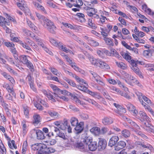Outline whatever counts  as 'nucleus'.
Wrapping results in <instances>:
<instances>
[{"mask_svg":"<svg viewBox=\"0 0 154 154\" xmlns=\"http://www.w3.org/2000/svg\"><path fill=\"white\" fill-rule=\"evenodd\" d=\"M41 147L42 149L46 148L42 150V153H40V152H38V154H51V153L54 152L55 150L54 149L51 147L47 148L45 145H42L41 144L35 143L32 146L31 148L34 150H38L39 147Z\"/></svg>","mask_w":154,"mask_h":154,"instance_id":"1","label":"nucleus"},{"mask_svg":"<svg viewBox=\"0 0 154 154\" xmlns=\"http://www.w3.org/2000/svg\"><path fill=\"white\" fill-rule=\"evenodd\" d=\"M43 26L46 28L50 32L54 33L57 28L54 23L51 20L46 18L43 21Z\"/></svg>","mask_w":154,"mask_h":154,"instance_id":"2","label":"nucleus"},{"mask_svg":"<svg viewBox=\"0 0 154 154\" xmlns=\"http://www.w3.org/2000/svg\"><path fill=\"white\" fill-rule=\"evenodd\" d=\"M76 81L80 84V85H78L77 88L79 90L82 91L86 90L88 87V85L83 79L79 77L78 76L75 75H73Z\"/></svg>","mask_w":154,"mask_h":154,"instance_id":"3","label":"nucleus"},{"mask_svg":"<svg viewBox=\"0 0 154 154\" xmlns=\"http://www.w3.org/2000/svg\"><path fill=\"white\" fill-rule=\"evenodd\" d=\"M60 54L61 56L64 57L67 62L69 63V65H70L72 67L75 71L79 72L82 74H83L84 71L76 66V64L74 62H72V60H70L67 55H65L63 53H61Z\"/></svg>","mask_w":154,"mask_h":154,"instance_id":"4","label":"nucleus"},{"mask_svg":"<svg viewBox=\"0 0 154 154\" xmlns=\"http://www.w3.org/2000/svg\"><path fill=\"white\" fill-rule=\"evenodd\" d=\"M21 4L20 3L17 4V6L24 11L26 15H29L32 20H34V18L30 14V10L28 8L27 5L26 4H22V6H21Z\"/></svg>","mask_w":154,"mask_h":154,"instance_id":"5","label":"nucleus"},{"mask_svg":"<svg viewBox=\"0 0 154 154\" xmlns=\"http://www.w3.org/2000/svg\"><path fill=\"white\" fill-rule=\"evenodd\" d=\"M21 45L23 47L29 50L32 51L30 47L27 45H29L32 47L34 49L36 48L37 47L36 45L34 42L31 40L27 39L26 40V43H21Z\"/></svg>","mask_w":154,"mask_h":154,"instance_id":"6","label":"nucleus"},{"mask_svg":"<svg viewBox=\"0 0 154 154\" xmlns=\"http://www.w3.org/2000/svg\"><path fill=\"white\" fill-rule=\"evenodd\" d=\"M136 117L139 119L142 122H148L149 121L150 119L147 115L146 113L143 111H140L138 113L137 115L135 116Z\"/></svg>","mask_w":154,"mask_h":154,"instance_id":"7","label":"nucleus"},{"mask_svg":"<svg viewBox=\"0 0 154 154\" xmlns=\"http://www.w3.org/2000/svg\"><path fill=\"white\" fill-rule=\"evenodd\" d=\"M21 62L23 64H26L27 66L30 69H32L33 66L30 61L28 60L26 56L22 55L20 57V60H18V62Z\"/></svg>","mask_w":154,"mask_h":154,"instance_id":"8","label":"nucleus"},{"mask_svg":"<svg viewBox=\"0 0 154 154\" xmlns=\"http://www.w3.org/2000/svg\"><path fill=\"white\" fill-rule=\"evenodd\" d=\"M113 105L116 107L115 111L118 115L122 116V114L126 112L125 109L121 106L115 103H113Z\"/></svg>","mask_w":154,"mask_h":154,"instance_id":"9","label":"nucleus"},{"mask_svg":"<svg viewBox=\"0 0 154 154\" xmlns=\"http://www.w3.org/2000/svg\"><path fill=\"white\" fill-rule=\"evenodd\" d=\"M1 74L5 79H7L11 82L12 86H14L15 84V82L14 79L8 73L6 72L2 71L1 72Z\"/></svg>","mask_w":154,"mask_h":154,"instance_id":"10","label":"nucleus"},{"mask_svg":"<svg viewBox=\"0 0 154 154\" xmlns=\"http://www.w3.org/2000/svg\"><path fill=\"white\" fill-rule=\"evenodd\" d=\"M137 61H135L134 62V64L131 63V69L137 74H138L140 77L142 75L141 74V73L139 70V68L137 66Z\"/></svg>","mask_w":154,"mask_h":154,"instance_id":"11","label":"nucleus"},{"mask_svg":"<svg viewBox=\"0 0 154 154\" xmlns=\"http://www.w3.org/2000/svg\"><path fill=\"white\" fill-rule=\"evenodd\" d=\"M33 118V124L36 126L39 125L41 120V118L40 115L37 114H35L34 115Z\"/></svg>","mask_w":154,"mask_h":154,"instance_id":"12","label":"nucleus"},{"mask_svg":"<svg viewBox=\"0 0 154 154\" xmlns=\"http://www.w3.org/2000/svg\"><path fill=\"white\" fill-rule=\"evenodd\" d=\"M75 146L79 148L80 150L82 152L88 151V144H83L81 143H76Z\"/></svg>","mask_w":154,"mask_h":154,"instance_id":"13","label":"nucleus"},{"mask_svg":"<svg viewBox=\"0 0 154 154\" xmlns=\"http://www.w3.org/2000/svg\"><path fill=\"white\" fill-rule=\"evenodd\" d=\"M3 57L11 65L15 66H16L18 67L19 66V62L17 61V60H16L15 62L14 61L13 59L10 57L7 56L5 54H3Z\"/></svg>","mask_w":154,"mask_h":154,"instance_id":"14","label":"nucleus"},{"mask_svg":"<svg viewBox=\"0 0 154 154\" xmlns=\"http://www.w3.org/2000/svg\"><path fill=\"white\" fill-rule=\"evenodd\" d=\"M84 38L87 41L88 44L92 46L96 47L99 45V44L98 42L93 40L91 38H89L87 36H85L84 37Z\"/></svg>","mask_w":154,"mask_h":154,"instance_id":"15","label":"nucleus"},{"mask_svg":"<svg viewBox=\"0 0 154 154\" xmlns=\"http://www.w3.org/2000/svg\"><path fill=\"white\" fill-rule=\"evenodd\" d=\"M98 66L101 69H110L109 65L104 61L100 59L99 60Z\"/></svg>","mask_w":154,"mask_h":154,"instance_id":"16","label":"nucleus"},{"mask_svg":"<svg viewBox=\"0 0 154 154\" xmlns=\"http://www.w3.org/2000/svg\"><path fill=\"white\" fill-rule=\"evenodd\" d=\"M127 107L129 110L133 114L134 116L137 115L138 113V111L136 109L135 107L131 103L128 104Z\"/></svg>","mask_w":154,"mask_h":154,"instance_id":"17","label":"nucleus"},{"mask_svg":"<svg viewBox=\"0 0 154 154\" xmlns=\"http://www.w3.org/2000/svg\"><path fill=\"white\" fill-rule=\"evenodd\" d=\"M2 86L4 88H5L8 92L11 93L12 95L15 98H16V94L14 91L13 88H11L9 84L8 83H5Z\"/></svg>","mask_w":154,"mask_h":154,"instance_id":"18","label":"nucleus"},{"mask_svg":"<svg viewBox=\"0 0 154 154\" xmlns=\"http://www.w3.org/2000/svg\"><path fill=\"white\" fill-rule=\"evenodd\" d=\"M119 140V137L115 136L112 137L110 139L108 145L110 147H112L115 145Z\"/></svg>","mask_w":154,"mask_h":154,"instance_id":"19","label":"nucleus"},{"mask_svg":"<svg viewBox=\"0 0 154 154\" xmlns=\"http://www.w3.org/2000/svg\"><path fill=\"white\" fill-rule=\"evenodd\" d=\"M121 54L123 58L127 60L130 64H134V62L135 61L133 59H131V56L128 54L123 52L121 53Z\"/></svg>","mask_w":154,"mask_h":154,"instance_id":"20","label":"nucleus"},{"mask_svg":"<svg viewBox=\"0 0 154 154\" xmlns=\"http://www.w3.org/2000/svg\"><path fill=\"white\" fill-rule=\"evenodd\" d=\"M98 147L101 149H103L106 148L107 143L106 140L102 138L99 139L98 142Z\"/></svg>","mask_w":154,"mask_h":154,"instance_id":"21","label":"nucleus"},{"mask_svg":"<svg viewBox=\"0 0 154 154\" xmlns=\"http://www.w3.org/2000/svg\"><path fill=\"white\" fill-rule=\"evenodd\" d=\"M22 110H23L24 114L26 117L29 118V112L30 110V108L26 104H23L22 106Z\"/></svg>","mask_w":154,"mask_h":154,"instance_id":"22","label":"nucleus"},{"mask_svg":"<svg viewBox=\"0 0 154 154\" xmlns=\"http://www.w3.org/2000/svg\"><path fill=\"white\" fill-rule=\"evenodd\" d=\"M97 147L96 142L94 141L91 142L89 144H88V151L89 150L91 151H95L97 149Z\"/></svg>","mask_w":154,"mask_h":154,"instance_id":"23","label":"nucleus"},{"mask_svg":"<svg viewBox=\"0 0 154 154\" xmlns=\"http://www.w3.org/2000/svg\"><path fill=\"white\" fill-rule=\"evenodd\" d=\"M126 146V143L123 141H119L115 146V149L118 151L123 148Z\"/></svg>","mask_w":154,"mask_h":154,"instance_id":"24","label":"nucleus"},{"mask_svg":"<svg viewBox=\"0 0 154 154\" xmlns=\"http://www.w3.org/2000/svg\"><path fill=\"white\" fill-rule=\"evenodd\" d=\"M88 58L92 64L94 65L95 66H98V61L100 60V59H96L92 56H91L88 57Z\"/></svg>","mask_w":154,"mask_h":154,"instance_id":"25","label":"nucleus"},{"mask_svg":"<svg viewBox=\"0 0 154 154\" xmlns=\"http://www.w3.org/2000/svg\"><path fill=\"white\" fill-rule=\"evenodd\" d=\"M75 128V130L76 131V133H80L83 129V124L82 122H80L77 125Z\"/></svg>","mask_w":154,"mask_h":154,"instance_id":"26","label":"nucleus"},{"mask_svg":"<svg viewBox=\"0 0 154 154\" xmlns=\"http://www.w3.org/2000/svg\"><path fill=\"white\" fill-rule=\"evenodd\" d=\"M57 136L63 139L64 142L66 143V144H70L69 141L67 137V136H65L64 134L62 132H60L59 134H57Z\"/></svg>","mask_w":154,"mask_h":154,"instance_id":"27","label":"nucleus"},{"mask_svg":"<svg viewBox=\"0 0 154 154\" xmlns=\"http://www.w3.org/2000/svg\"><path fill=\"white\" fill-rule=\"evenodd\" d=\"M31 37L33 38V40L37 42L39 45L41 46L42 48L44 47V45L42 42V40L36 35H33V36H31Z\"/></svg>","mask_w":154,"mask_h":154,"instance_id":"28","label":"nucleus"},{"mask_svg":"<svg viewBox=\"0 0 154 154\" xmlns=\"http://www.w3.org/2000/svg\"><path fill=\"white\" fill-rule=\"evenodd\" d=\"M122 75L123 77L126 79L125 80L126 82L129 84L131 85V82L130 81L132 76H131L129 74L125 72H123Z\"/></svg>","mask_w":154,"mask_h":154,"instance_id":"29","label":"nucleus"},{"mask_svg":"<svg viewBox=\"0 0 154 154\" xmlns=\"http://www.w3.org/2000/svg\"><path fill=\"white\" fill-rule=\"evenodd\" d=\"M102 122L105 125L110 124L112 123L113 121L112 119L109 117L104 118L102 120Z\"/></svg>","mask_w":154,"mask_h":154,"instance_id":"30","label":"nucleus"},{"mask_svg":"<svg viewBox=\"0 0 154 154\" xmlns=\"http://www.w3.org/2000/svg\"><path fill=\"white\" fill-rule=\"evenodd\" d=\"M48 113L50 116L54 118H58L59 116V113L54 110H48Z\"/></svg>","mask_w":154,"mask_h":154,"instance_id":"31","label":"nucleus"},{"mask_svg":"<svg viewBox=\"0 0 154 154\" xmlns=\"http://www.w3.org/2000/svg\"><path fill=\"white\" fill-rule=\"evenodd\" d=\"M36 137L37 139L39 140L44 139L45 137L43 132L39 129L38 130Z\"/></svg>","mask_w":154,"mask_h":154,"instance_id":"32","label":"nucleus"},{"mask_svg":"<svg viewBox=\"0 0 154 154\" xmlns=\"http://www.w3.org/2000/svg\"><path fill=\"white\" fill-rule=\"evenodd\" d=\"M110 54L111 56H114L119 59L121 60L122 58L121 56L119 55L118 52L114 49L112 48L111 49Z\"/></svg>","mask_w":154,"mask_h":154,"instance_id":"33","label":"nucleus"},{"mask_svg":"<svg viewBox=\"0 0 154 154\" xmlns=\"http://www.w3.org/2000/svg\"><path fill=\"white\" fill-rule=\"evenodd\" d=\"M49 41L53 45L57 48L59 47L61 43L60 42L52 38H50Z\"/></svg>","mask_w":154,"mask_h":154,"instance_id":"34","label":"nucleus"},{"mask_svg":"<svg viewBox=\"0 0 154 154\" xmlns=\"http://www.w3.org/2000/svg\"><path fill=\"white\" fill-rule=\"evenodd\" d=\"M142 9L149 14L153 15L154 12L152 11L149 8H147L146 5L144 4L142 6Z\"/></svg>","mask_w":154,"mask_h":154,"instance_id":"35","label":"nucleus"},{"mask_svg":"<svg viewBox=\"0 0 154 154\" xmlns=\"http://www.w3.org/2000/svg\"><path fill=\"white\" fill-rule=\"evenodd\" d=\"M90 131L95 135H99L100 133V128L97 127H94L90 130Z\"/></svg>","mask_w":154,"mask_h":154,"instance_id":"36","label":"nucleus"},{"mask_svg":"<svg viewBox=\"0 0 154 154\" xmlns=\"http://www.w3.org/2000/svg\"><path fill=\"white\" fill-rule=\"evenodd\" d=\"M106 20H107L106 17L101 15L100 18H99L98 20H97V22L98 24L102 26L103 23L105 22Z\"/></svg>","mask_w":154,"mask_h":154,"instance_id":"37","label":"nucleus"},{"mask_svg":"<svg viewBox=\"0 0 154 154\" xmlns=\"http://www.w3.org/2000/svg\"><path fill=\"white\" fill-rule=\"evenodd\" d=\"M8 144L9 147L12 149H16L17 146L15 144V141L12 140L11 141H9L8 142Z\"/></svg>","mask_w":154,"mask_h":154,"instance_id":"38","label":"nucleus"},{"mask_svg":"<svg viewBox=\"0 0 154 154\" xmlns=\"http://www.w3.org/2000/svg\"><path fill=\"white\" fill-rule=\"evenodd\" d=\"M26 21L28 25L32 29V30L33 32H35L38 31V29L35 26L34 24L32 23L30 21L27 19Z\"/></svg>","mask_w":154,"mask_h":154,"instance_id":"39","label":"nucleus"},{"mask_svg":"<svg viewBox=\"0 0 154 154\" xmlns=\"http://www.w3.org/2000/svg\"><path fill=\"white\" fill-rule=\"evenodd\" d=\"M84 100L87 101L88 103L92 104L98 107L99 105L98 104L93 100L88 98L86 97H84L82 98Z\"/></svg>","mask_w":154,"mask_h":154,"instance_id":"40","label":"nucleus"},{"mask_svg":"<svg viewBox=\"0 0 154 154\" xmlns=\"http://www.w3.org/2000/svg\"><path fill=\"white\" fill-rule=\"evenodd\" d=\"M21 125L22 127V131L23 135H25L27 131V126L26 124V122L23 121L22 122Z\"/></svg>","mask_w":154,"mask_h":154,"instance_id":"41","label":"nucleus"},{"mask_svg":"<svg viewBox=\"0 0 154 154\" xmlns=\"http://www.w3.org/2000/svg\"><path fill=\"white\" fill-rule=\"evenodd\" d=\"M121 133L122 136L125 138L129 137L131 134L130 131L128 130L125 129L122 130Z\"/></svg>","mask_w":154,"mask_h":154,"instance_id":"42","label":"nucleus"},{"mask_svg":"<svg viewBox=\"0 0 154 154\" xmlns=\"http://www.w3.org/2000/svg\"><path fill=\"white\" fill-rule=\"evenodd\" d=\"M69 124L67 121L66 119L64 120V122L61 123V125L60 126V129L62 130H64L67 128Z\"/></svg>","mask_w":154,"mask_h":154,"instance_id":"43","label":"nucleus"},{"mask_svg":"<svg viewBox=\"0 0 154 154\" xmlns=\"http://www.w3.org/2000/svg\"><path fill=\"white\" fill-rule=\"evenodd\" d=\"M11 51L13 54L15 60L18 61V55L17 53V52L16 50V49L14 47H12L11 48Z\"/></svg>","mask_w":154,"mask_h":154,"instance_id":"44","label":"nucleus"},{"mask_svg":"<svg viewBox=\"0 0 154 154\" xmlns=\"http://www.w3.org/2000/svg\"><path fill=\"white\" fill-rule=\"evenodd\" d=\"M88 93L92 96L98 99H99L101 97L99 94L96 92H93L90 91H88Z\"/></svg>","mask_w":154,"mask_h":154,"instance_id":"45","label":"nucleus"},{"mask_svg":"<svg viewBox=\"0 0 154 154\" xmlns=\"http://www.w3.org/2000/svg\"><path fill=\"white\" fill-rule=\"evenodd\" d=\"M116 63L118 67L122 69H125L127 67V65L122 62L116 61Z\"/></svg>","mask_w":154,"mask_h":154,"instance_id":"46","label":"nucleus"},{"mask_svg":"<svg viewBox=\"0 0 154 154\" xmlns=\"http://www.w3.org/2000/svg\"><path fill=\"white\" fill-rule=\"evenodd\" d=\"M104 40L107 45L110 46H113V43L110 38L105 37L104 38Z\"/></svg>","mask_w":154,"mask_h":154,"instance_id":"47","label":"nucleus"},{"mask_svg":"<svg viewBox=\"0 0 154 154\" xmlns=\"http://www.w3.org/2000/svg\"><path fill=\"white\" fill-rule=\"evenodd\" d=\"M131 81H130V82H131V84L130 85H131V83L132 82L134 83V84L137 85L139 86H141V84L135 78L132 76V78H131Z\"/></svg>","mask_w":154,"mask_h":154,"instance_id":"48","label":"nucleus"},{"mask_svg":"<svg viewBox=\"0 0 154 154\" xmlns=\"http://www.w3.org/2000/svg\"><path fill=\"white\" fill-rule=\"evenodd\" d=\"M41 100V99H39L38 100L37 102H35L34 101V104L35 106L36 107L37 109L39 110H42L43 109V107L39 103L40 102H38V101Z\"/></svg>","mask_w":154,"mask_h":154,"instance_id":"49","label":"nucleus"},{"mask_svg":"<svg viewBox=\"0 0 154 154\" xmlns=\"http://www.w3.org/2000/svg\"><path fill=\"white\" fill-rule=\"evenodd\" d=\"M88 25L93 29L96 28V26L95 24L93 23V21L92 18L89 19L88 21Z\"/></svg>","mask_w":154,"mask_h":154,"instance_id":"50","label":"nucleus"},{"mask_svg":"<svg viewBox=\"0 0 154 154\" xmlns=\"http://www.w3.org/2000/svg\"><path fill=\"white\" fill-rule=\"evenodd\" d=\"M1 94L0 92V104L3 107H6L8 105L5 102L3 97L1 96Z\"/></svg>","mask_w":154,"mask_h":154,"instance_id":"51","label":"nucleus"},{"mask_svg":"<svg viewBox=\"0 0 154 154\" xmlns=\"http://www.w3.org/2000/svg\"><path fill=\"white\" fill-rule=\"evenodd\" d=\"M78 120L76 118H72L70 119V122L71 125L73 126H75L78 124Z\"/></svg>","mask_w":154,"mask_h":154,"instance_id":"52","label":"nucleus"},{"mask_svg":"<svg viewBox=\"0 0 154 154\" xmlns=\"http://www.w3.org/2000/svg\"><path fill=\"white\" fill-rule=\"evenodd\" d=\"M58 48L66 53H68L69 51L72 52L71 51L69 50L66 47L63 46L61 43L59 47Z\"/></svg>","mask_w":154,"mask_h":154,"instance_id":"53","label":"nucleus"},{"mask_svg":"<svg viewBox=\"0 0 154 154\" xmlns=\"http://www.w3.org/2000/svg\"><path fill=\"white\" fill-rule=\"evenodd\" d=\"M50 86L54 92L57 93H59L60 89L58 88L56 85L53 84H51Z\"/></svg>","mask_w":154,"mask_h":154,"instance_id":"54","label":"nucleus"},{"mask_svg":"<svg viewBox=\"0 0 154 154\" xmlns=\"http://www.w3.org/2000/svg\"><path fill=\"white\" fill-rule=\"evenodd\" d=\"M110 90L112 92H115L118 93L119 94L120 93V90L118 88H117L113 86L110 87Z\"/></svg>","mask_w":154,"mask_h":154,"instance_id":"55","label":"nucleus"},{"mask_svg":"<svg viewBox=\"0 0 154 154\" xmlns=\"http://www.w3.org/2000/svg\"><path fill=\"white\" fill-rule=\"evenodd\" d=\"M75 16L78 17L79 18L81 19H82V21L83 22L85 21V19L84 18L85 15L84 14L82 13H78L76 14Z\"/></svg>","mask_w":154,"mask_h":154,"instance_id":"56","label":"nucleus"},{"mask_svg":"<svg viewBox=\"0 0 154 154\" xmlns=\"http://www.w3.org/2000/svg\"><path fill=\"white\" fill-rule=\"evenodd\" d=\"M140 103H141L142 105L144 107L145 109H147L148 111L150 113V111L149 109H150L151 110H152L151 107L148 105H146V104L143 101L142 99H141V102Z\"/></svg>","mask_w":154,"mask_h":154,"instance_id":"57","label":"nucleus"},{"mask_svg":"<svg viewBox=\"0 0 154 154\" xmlns=\"http://www.w3.org/2000/svg\"><path fill=\"white\" fill-rule=\"evenodd\" d=\"M38 130V129L34 128L31 131L30 133L32 137H34L36 136Z\"/></svg>","mask_w":154,"mask_h":154,"instance_id":"58","label":"nucleus"},{"mask_svg":"<svg viewBox=\"0 0 154 154\" xmlns=\"http://www.w3.org/2000/svg\"><path fill=\"white\" fill-rule=\"evenodd\" d=\"M141 146L144 148H148L151 151L154 150L153 148L151 145L149 144H147L146 145L142 144Z\"/></svg>","mask_w":154,"mask_h":154,"instance_id":"59","label":"nucleus"},{"mask_svg":"<svg viewBox=\"0 0 154 154\" xmlns=\"http://www.w3.org/2000/svg\"><path fill=\"white\" fill-rule=\"evenodd\" d=\"M29 84L31 89L34 92H36L37 90L34 84V82H30V83H29Z\"/></svg>","mask_w":154,"mask_h":154,"instance_id":"60","label":"nucleus"},{"mask_svg":"<svg viewBox=\"0 0 154 154\" xmlns=\"http://www.w3.org/2000/svg\"><path fill=\"white\" fill-rule=\"evenodd\" d=\"M56 143V141L55 140L51 139L49 140L47 142L48 145H53L55 144Z\"/></svg>","mask_w":154,"mask_h":154,"instance_id":"61","label":"nucleus"},{"mask_svg":"<svg viewBox=\"0 0 154 154\" xmlns=\"http://www.w3.org/2000/svg\"><path fill=\"white\" fill-rule=\"evenodd\" d=\"M150 53H151L149 49L147 50H144L143 52V55L146 57H148L150 56Z\"/></svg>","mask_w":154,"mask_h":154,"instance_id":"62","label":"nucleus"},{"mask_svg":"<svg viewBox=\"0 0 154 154\" xmlns=\"http://www.w3.org/2000/svg\"><path fill=\"white\" fill-rule=\"evenodd\" d=\"M23 31L25 35L26 36H31H31L33 35H32L33 34L31 31L28 30L24 29L23 30Z\"/></svg>","mask_w":154,"mask_h":154,"instance_id":"63","label":"nucleus"},{"mask_svg":"<svg viewBox=\"0 0 154 154\" xmlns=\"http://www.w3.org/2000/svg\"><path fill=\"white\" fill-rule=\"evenodd\" d=\"M35 14L36 17L38 18V19L40 20H42L43 21H44V20L46 18V17L44 16L41 15L38 13L35 12Z\"/></svg>","mask_w":154,"mask_h":154,"instance_id":"64","label":"nucleus"}]
</instances>
